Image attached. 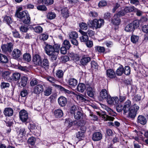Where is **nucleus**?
Returning <instances> with one entry per match:
<instances>
[{"label":"nucleus","instance_id":"nucleus-1","mask_svg":"<svg viewBox=\"0 0 148 148\" xmlns=\"http://www.w3.org/2000/svg\"><path fill=\"white\" fill-rule=\"evenodd\" d=\"M134 107V105H132L131 102L129 100H127L123 104L121 103L116 106V111L119 112L123 111V114L128 112L129 110L132 109V107Z\"/></svg>","mask_w":148,"mask_h":148},{"label":"nucleus","instance_id":"nucleus-2","mask_svg":"<svg viewBox=\"0 0 148 148\" xmlns=\"http://www.w3.org/2000/svg\"><path fill=\"white\" fill-rule=\"evenodd\" d=\"M45 50L46 54L51 56L50 59L51 60L53 61L56 60L58 53L54 52V50L52 46L48 44H46L45 47Z\"/></svg>","mask_w":148,"mask_h":148},{"label":"nucleus","instance_id":"nucleus-3","mask_svg":"<svg viewBox=\"0 0 148 148\" xmlns=\"http://www.w3.org/2000/svg\"><path fill=\"white\" fill-rule=\"evenodd\" d=\"M88 25L90 28L94 29L100 28L104 24V21L102 19H95L93 20H89L87 22Z\"/></svg>","mask_w":148,"mask_h":148},{"label":"nucleus","instance_id":"nucleus-4","mask_svg":"<svg viewBox=\"0 0 148 148\" xmlns=\"http://www.w3.org/2000/svg\"><path fill=\"white\" fill-rule=\"evenodd\" d=\"M47 80L51 83L52 85L57 87L61 91H63L64 92L70 93V91L65 89L62 86L56 84V83L57 82V81L53 77L48 76L47 78Z\"/></svg>","mask_w":148,"mask_h":148},{"label":"nucleus","instance_id":"nucleus-5","mask_svg":"<svg viewBox=\"0 0 148 148\" xmlns=\"http://www.w3.org/2000/svg\"><path fill=\"white\" fill-rule=\"evenodd\" d=\"M1 48L3 53H6L8 52L10 53L13 49V45L12 43H8L6 44L2 45Z\"/></svg>","mask_w":148,"mask_h":148},{"label":"nucleus","instance_id":"nucleus-6","mask_svg":"<svg viewBox=\"0 0 148 148\" xmlns=\"http://www.w3.org/2000/svg\"><path fill=\"white\" fill-rule=\"evenodd\" d=\"M139 108L136 104H134V107H132V109L129 111L128 116L130 118H135L136 114V112L138 110Z\"/></svg>","mask_w":148,"mask_h":148},{"label":"nucleus","instance_id":"nucleus-7","mask_svg":"<svg viewBox=\"0 0 148 148\" xmlns=\"http://www.w3.org/2000/svg\"><path fill=\"white\" fill-rule=\"evenodd\" d=\"M28 79V77L25 76H22L21 78L20 82L18 83L19 86L21 88L25 87L27 84Z\"/></svg>","mask_w":148,"mask_h":148},{"label":"nucleus","instance_id":"nucleus-8","mask_svg":"<svg viewBox=\"0 0 148 148\" xmlns=\"http://www.w3.org/2000/svg\"><path fill=\"white\" fill-rule=\"evenodd\" d=\"M19 117L22 122L26 121L28 118V115L27 112L24 110H21L19 112Z\"/></svg>","mask_w":148,"mask_h":148},{"label":"nucleus","instance_id":"nucleus-9","mask_svg":"<svg viewBox=\"0 0 148 148\" xmlns=\"http://www.w3.org/2000/svg\"><path fill=\"white\" fill-rule=\"evenodd\" d=\"M32 61L34 64L36 65H40L41 63L42 59L40 56L36 54L33 56Z\"/></svg>","mask_w":148,"mask_h":148},{"label":"nucleus","instance_id":"nucleus-10","mask_svg":"<svg viewBox=\"0 0 148 148\" xmlns=\"http://www.w3.org/2000/svg\"><path fill=\"white\" fill-rule=\"evenodd\" d=\"M22 55L21 51L17 49H14L12 52L11 56L13 58L17 59L20 57Z\"/></svg>","mask_w":148,"mask_h":148},{"label":"nucleus","instance_id":"nucleus-11","mask_svg":"<svg viewBox=\"0 0 148 148\" xmlns=\"http://www.w3.org/2000/svg\"><path fill=\"white\" fill-rule=\"evenodd\" d=\"M44 90V87L42 85L39 84L36 86L34 89L33 92L36 94H39Z\"/></svg>","mask_w":148,"mask_h":148},{"label":"nucleus","instance_id":"nucleus-12","mask_svg":"<svg viewBox=\"0 0 148 148\" xmlns=\"http://www.w3.org/2000/svg\"><path fill=\"white\" fill-rule=\"evenodd\" d=\"M102 134L99 132H96L92 134V140L95 141H99L102 138Z\"/></svg>","mask_w":148,"mask_h":148},{"label":"nucleus","instance_id":"nucleus-13","mask_svg":"<svg viewBox=\"0 0 148 148\" xmlns=\"http://www.w3.org/2000/svg\"><path fill=\"white\" fill-rule=\"evenodd\" d=\"M109 95L106 89H102L100 92L99 97L101 100L106 99Z\"/></svg>","mask_w":148,"mask_h":148},{"label":"nucleus","instance_id":"nucleus-14","mask_svg":"<svg viewBox=\"0 0 148 148\" xmlns=\"http://www.w3.org/2000/svg\"><path fill=\"white\" fill-rule=\"evenodd\" d=\"M86 91L88 96L90 97H93L95 92V90L94 87L89 86L87 87Z\"/></svg>","mask_w":148,"mask_h":148},{"label":"nucleus","instance_id":"nucleus-15","mask_svg":"<svg viewBox=\"0 0 148 148\" xmlns=\"http://www.w3.org/2000/svg\"><path fill=\"white\" fill-rule=\"evenodd\" d=\"M79 32L82 36L80 37V40L81 42H86L88 40V37L86 32L81 30H79Z\"/></svg>","mask_w":148,"mask_h":148},{"label":"nucleus","instance_id":"nucleus-16","mask_svg":"<svg viewBox=\"0 0 148 148\" xmlns=\"http://www.w3.org/2000/svg\"><path fill=\"white\" fill-rule=\"evenodd\" d=\"M111 21L113 25H117L120 24L121 20L118 15L115 14L112 18Z\"/></svg>","mask_w":148,"mask_h":148},{"label":"nucleus","instance_id":"nucleus-17","mask_svg":"<svg viewBox=\"0 0 148 148\" xmlns=\"http://www.w3.org/2000/svg\"><path fill=\"white\" fill-rule=\"evenodd\" d=\"M58 102L59 105L62 106H64L67 103V99L63 97H60L58 99Z\"/></svg>","mask_w":148,"mask_h":148},{"label":"nucleus","instance_id":"nucleus-18","mask_svg":"<svg viewBox=\"0 0 148 148\" xmlns=\"http://www.w3.org/2000/svg\"><path fill=\"white\" fill-rule=\"evenodd\" d=\"M3 113L6 116H11L13 114V110L11 108H6L3 111Z\"/></svg>","mask_w":148,"mask_h":148},{"label":"nucleus","instance_id":"nucleus-19","mask_svg":"<svg viewBox=\"0 0 148 148\" xmlns=\"http://www.w3.org/2000/svg\"><path fill=\"white\" fill-rule=\"evenodd\" d=\"M107 76L110 78H115L116 76V74L114 71L112 69H109L106 71Z\"/></svg>","mask_w":148,"mask_h":148},{"label":"nucleus","instance_id":"nucleus-20","mask_svg":"<svg viewBox=\"0 0 148 148\" xmlns=\"http://www.w3.org/2000/svg\"><path fill=\"white\" fill-rule=\"evenodd\" d=\"M137 122L142 125H145L147 123V120L145 116L142 115H139L138 117Z\"/></svg>","mask_w":148,"mask_h":148},{"label":"nucleus","instance_id":"nucleus-21","mask_svg":"<svg viewBox=\"0 0 148 148\" xmlns=\"http://www.w3.org/2000/svg\"><path fill=\"white\" fill-rule=\"evenodd\" d=\"M91 60L90 57L84 56L82 57L80 61V62L82 65L85 66Z\"/></svg>","mask_w":148,"mask_h":148},{"label":"nucleus","instance_id":"nucleus-22","mask_svg":"<svg viewBox=\"0 0 148 148\" xmlns=\"http://www.w3.org/2000/svg\"><path fill=\"white\" fill-rule=\"evenodd\" d=\"M0 62L2 63H7L8 62V59L6 56L0 53Z\"/></svg>","mask_w":148,"mask_h":148},{"label":"nucleus","instance_id":"nucleus-23","mask_svg":"<svg viewBox=\"0 0 148 148\" xmlns=\"http://www.w3.org/2000/svg\"><path fill=\"white\" fill-rule=\"evenodd\" d=\"M61 15L64 18H67L69 16L67 8H63L61 10Z\"/></svg>","mask_w":148,"mask_h":148},{"label":"nucleus","instance_id":"nucleus-24","mask_svg":"<svg viewBox=\"0 0 148 148\" xmlns=\"http://www.w3.org/2000/svg\"><path fill=\"white\" fill-rule=\"evenodd\" d=\"M54 114L56 117L60 118L63 116V113L62 110L59 109L55 110Z\"/></svg>","mask_w":148,"mask_h":148},{"label":"nucleus","instance_id":"nucleus-25","mask_svg":"<svg viewBox=\"0 0 148 148\" xmlns=\"http://www.w3.org/2000/svg\"><path fill=\"white\" fill-rule=\"evenodd\" d=\"M28 14L25 11L16 13V15L17 17L21 19L24 18V17L26 16Z\"/></svg>","mask_w":148,"mask_h":148},{"label":"nucleus","instance_id":"nucleus-26","mask_svg":"<svg viewBox=\"0 0 148 148\" xmlns=\"http://www.w3.org/2000/svg\"><path fill=\"white\" fill-rule=\"evenodd\" d=\"M124 68L121 65L116 71V74L118 76H121L124 73Z\"/></svg>","mask_w":148,"mask_h":148},{"label":"nucleus","instance_id":"nucleus-27","mask_svg":"<svg viewBox=\"0 0 148 148\" xmlns=\"http://www.w3.org/2000/svg\"><path fill=\"white\" fill-rule=\"evenodd\" d=\"M49 62L48 60L45 58L43 59L40 65L42 67H48L49 66Z\"/></svg>","mask_w":148,"mask_h":148},{"label":"nucleus","instance_id":"nucleus-28","mask_svg":"<svg viewBox=\"0 0 148 148\" xmlns=\"http://www.w3.org/2000/svg\"><path fill=\"white\" fill-rule=\"evenodd\" d=\"M23 59L24 61L29 62L31 60V56L29 53H26L23 55Z\"/></svg>","mask_w":148,"mask_h":148},{"label":"nucleus","instance_id":"nucleus-29","mask_svg":"<svg viewBox=\"0 0 148 148\" xmlns=\"http://www.w3.org/2000/svg\"><path fill=\"white\" fill-rule=\"evenodd\" d=\"M77 80L74 78H70L69 81V84L71 87L76 86L77 85Z\"/></svg>","mask_w":148,"mask_h":148},{"label":"nucleus","instance_id":"nucleus-30","mask_svg":"<svg viewBox=\"0 0 148 148\" xmlns=\"http://www.w3.org/2000/svg\"><path fill=\"white\" fill-rule=\"evenodd\" d=\"M52 87L49 86L46 87L44 91V95L46 96H48L51 95L52 91Z\"/></svg>","mask_w":148,"mask_h":148},{"label":"nucleus","instance_id":"nucleus-31","mask_svg":"<svg viewBox=\"0 0 148 148\" xmlns=\"http://www.w3.org/2000/svg\"><path fill=\"white\" fill-rule=\"evenodd\" d=\"M89 116L90 119L94 121H97L98 119L97 116L94 115L93 113L91 110H89Z\"/></svg>","mask_w":148,"mask_h":148},{"label":"nucleus","instance_id":"nucleus-32","mask_svg":"<svg viewBox=\"0 0 148 148\" xmlns=\"http://www.w3.org/2000/svg\"><path fill=\"white\" fill-rule=\"evenodd\" d=\"M86 88L85 84L83 83L79 84L77 87V90L80 92H83Z\"/></svg>","mask_w":148,"mask_h":148},{"label":"nucleus","instance_id":"nucleus-33","mask_svg":"<svg viewBox=\"0 0 148 148\" xmlns=\"http://www.w3.org/2000/svg\"><path fill=\"white\" fill-rule=\"evenodd\" d=\"M21 75L20 73L15 72L13 73L12 75V79L15 81H17L20 79Z\"/></svg>","mask_w":148,"mask_h":148},{"label":"nucleus","instance_id":"nucleus-34","mask_svg":"<svg viewBox=\"0 0 148 148\" xmlns=\"http://www.w3.org/2000/svg\"><path fill=\"white\" fill-rule=\"evenodd\" d=\"M135 29L132 24L130 23L125 27V30L127 32H131L133 31Z\"/></svg>","mask_w":148,"mask_h":148},{"label":"nucleus","instance_id":"nucleus-35","mask_svg":"<svg viewBox=\"0 0 148 148\" xmlns=\"http://www.w3.org/2000/svg\"><path fill=\"white\" fill-rule=\"evenodd\" d=\"M142 30L143 32L147 34L145 35V39L148 40V24L147 25H144L142 28Z\"/></svg>","mask_w":148,"mask_h":148},{"label":"nucleus","instance_id":"nucleus-36","mask_svg":"<svg viewBox=\"0 0 148 148\" xmlns=\"http://www.w3.org/2000/svg\"><path fill=\"white\" fill-rule=\"evenodd\" d=\"M23 20V22L26 24H29L30 23V18L29 15L28 14L24 18Z\"/></svg>","mask_w":148,"mask_h":148},{"label":"nucleus","instance_id":"nucleus-37","mask_svg":"<svg viewBox=\"0 0 148 148\" xmlns=\"http://www.w3.org/2000/svg\"><path fill=\"white\" fill-rule=\"evenodd\" d=\"M101 116L102 118L106 121H113L114 119L113 117L109 116L105 114H102Z\"/></svg>","mask_w":148,"mask_h":148},{"label":"nucleus","instance_id":"nucleus-38","mask_svg":"<svg viewBox=\"0 0 148 148\" xmlns=\"http://www.w3.org/2000/svg\"><path fill=\"white\" fill-rule=\"evenodd\" d=\"M56 15L55 13L53 12H49L47 15V17L49 19L52 20L55 18Z\"/></svg>","mask_w":148,"mask_h":148},{"label":"nucleus","instance_id":"nucleus-39","mask_svg":"<svg viewBox=\"0 0 148 148\" xmlns=\"http://www.w3.org/2000/svg\"><path fill=\"white\" fill-rule=\"evenodd\" d=\"M139 38V36L135 35H132L131 37V40L133 43L135 44L138 42Z\"/></svg>","mask_w":148,"mask_h":148},{"label":"nucleus","instance_id":"nucleus-40","mask_svg":"<svg viewBox=\"0 0 148 148\" xmlns=\"http://www.w3.org/2000/svg\"><path fill=\"white\" fill-rule=\"evenodd\" d=\"M135 8L134 6L130 7H126L124 9V11L125 13L131 12L134 11L135 10Z\"/></svg>","mask_w":148,"mask_h":148},{"label":"nucleus","instance_id":"nucleus-41","mask_svg":"<svg viewBox=\"0 0 148 148\" xmlns=\"http://www.w3.org/2000/svg\"><path fill=\"white\" fill-rule=\"evenodd\" d=\"M3 21L6 23L8 25L12 23V20L10 16H4Z\"/></svg>","mask_w":148,"mask_h":148},{"label":"nucleus","instance_id":"nucleus-42","mask_svg":"<svg viewBox=\"0 0 148 148\" xmlns=\"http://www.w3.org/2000/svg\"><path fill=\"white\" fill-rule=\"evenodd\" d=\"M78 36V34L75 32H72L70 33L69 34V38L71 40L77 38Z\"/></svg>","mask_w":148,"mask_h":148},{"label":"nucleus","instance_id":"nucleus-43","mask_svg":"<svg viewBox=\"0 0 148 148\" xmlns=\"http://www.w3.org/2000/svg\"><path fill=\"white\" fill-rule=\"evenodd\" d=\"M53 49L54 50V52L57 53L58 55L60 49V45L59 44H55L53 46Z\"/></svg>","mask_w":148,"mask_h":148},{"label":"nucleus","instance_id":"nucleus-44","mask_svg":"<svg viewBox=\"0 0 148 148\" xmlns=\"http://www.w3.org/2000/svg\"><path fill=\"white\" fill-rule=\"evenodd\" d=\"M140 23V21L138 20H135L131 23L135 29L139 27Z\"/></svg>","mask_w":148,"mask_h":148},{"label":"nucleus","instance_id":"nucleus-45","mask_svg":"<svg viewBox=\"0 0 148 148\" xmlns=\"http://www.w3.org/2000/svg\"><path fill=\"white\" fill-rule=\"evenodd\" d=\"M88 23L84 22H82L79 24V26L80 28L82 29L86 30L88 29Z\"/></svg>","mask_w":148,"mask_h":148},{"label":"nucleus","instance_id":"nucleus-46","mask_svg":"<svg viewBox=\"0 0 148 148\" xmlns=\"http://www.w3.org/2000/svg\"><path fill=\"white\" fill-rule=\"evenodd\" d=\"M121 103H119V100L118 98L117 97H114V99L112 104L116 106H116L119 104H121Z\"/></svg>","mask_w":148,"mask_h":148},{"label":"nucleus","instance_id":"nucleus-47","mask_svg":"<svg viewBox=\"0 0 148 148\" xmlns=\"http://www.w3.org/2000/svg\"><path fill=\"white\" fill-rule=\"evenodd\" d=\"M10 72L9 71H5L3 72L2 76L5 79H7L9 77Z\"/></svg>","mask_w":148,"mask_h":148},{"label":"nucleus","instance_id":"nucleus-48","mask_svg":"<svg viewBox=\"0 0 148 148\" xmlns=\"http://www.w3.org/2000/svg\"><path fill=\"white\" fill-rule=\"evenodd\" d=\"M84 133L83 132H78L76 134V137L79 139H82L84 138Z\"/></svg>","mask_w":148,"mask_h":148},{"label":"nucleus","instance_id":"nucleus-49","mask_svg":"<svg viewBox=\"0 0 148 148\" xmlns=\"http://www.w3.org/2000/svg\"><path fill=\"white\" fill-rule=\"evenodd\" d=\"M34 30L36 33H40L42 32L43 29L40 26H37L35 27Z\"/></svg>","mask_w":148,"mask_h":148},{"label":"nucleus","instance_id":"nucleus-50","mask_svg":"<svg viewBox=\"0 0 148 148\" xmlns=\"http://www.w3.org/2000/svg\"><path fill=\"white\" fill-rule=\"evenodd\" d=\"M123 73L126 75H129L130 74V66H127L125 67Z\"/></svg>","mask_w":148,"mask_h":148},{"label":"nucleus","instance_id":"nucleus-51","mask_svg":"<svg viewBox=\"0 0 148 148\" xmlns=\"http://www.w3.org/2000/svg\"><path fill=\"white\" fill-rule=\"evenodd\" d=\"M80 123V121H74L73 122H69L68 126L69 127H70L73 125H75L76 126L79 125Z\"/></svg>","mask_w":148,"mask_h":148},{"label":"nucleus","instance_id":"nucleus-52","mask_svg":"<svg viewBox=\"0 0 148 148\" xmlns=\"http://www.w3.org/2000/svg\"><path fill=\"white\" fill-rule=\"evenodd\" d=\"M78 109V108L77 106L73 105L70 108V112L71 114H74L75 111L77 110Z\"/></svg>","mask_w":148,"mask_h":148},{"label":"nucleus","instance_id":"nucleus-53","mask_svg":"<svg viewBox=\"0 0 148 148\" xmlns=\"http://www.w3.org/2000/svg\"><path fill=\"white\" fill-rule=\"evenodd\" d=\"M37 9L39 10L44 11L47 10V7L44 5H40L37 7Z\"/></svg>","mask_w":148,"mask_h":148},{"label":"nucleus","instance_id":"nucleus-54","mask_svg":"<svg viewBox=\"0 0 148 148\" xmlns=\"http://www.w3.org/2000/svg\"><path fill=\"white\" fill-rule=\"evenodd\" d=\"M63 44L64 45L63 46L65 47L67 49H69L71 46L69 42L67 40H65L64 41Z\"/></svg>","mask_w":148,"mask_h":148},{"label":"nucleus","instance_id":"nucleus-55","mask_svg":"<svg viewBox=\"0 0 148 148\" xmlns=\"http://www.w3.org/2000/svg\"><path fill=\"white\" fill-rule=\"evenodd\" d=\"M27 142L29 144L33 145L35 143V139L33 137H31L28 139Z\"/></svg>","mask_w":148,"mask_h":148},{"label":"nucleus","instance_id":"nucleus-56","mask_svg":"<svg viewBox=\"0 0 148 148\" xmlns=\"http://www.w3.org/2000/svg\"><path fill=\"white\" fill-rule=\"evenodd\" d=\"M63 71L61 70L57 71L56 73V76L59 78H62L63 75Z\"/></svg>","mask_w":148,"mask_h":148},{"label":"nucleus","instance_id":"nucleus-57","mask_svg":"<svg viewBox=\"0 0 148 148\" xmlns=\"http://www.w3.org/2000/svg\"><path fill=\"white\" fill-rule=\"evenodd\" d=\"M82 113L80 111H77L76 114H74V118L76 119H80L82 116Z\"/></svg>","mask_w":148,"mask_h":148},{"label":"nucleus","instance_id":"nucleus-58","mask_svg":"<svg viewBox=\"0 0 148 148\" xmlns=\"http://www.w3.org/2000/svg\"><path fill=\"white\" fill-rule=\"evenodd\" d=\"M10 84L8 83L2 82L1 83L0 87L1 89L5 88H6L9 87Z\"/></svg>","mask_w":148,"mask_h":148},{"label":"nucleus","instance_id":"nucleus-59","mask_svg":"<svg viewBox=\"0 0 148 148\" xmlns=\"http://www.w3.org/2000/svg\"><path fill=\"white\" fill-rule=\"evenodd\" d=\"M107 4V2L106 1L103 0L99 2L98 5L99 7H102L106 5Z\"/></svg>","mask_w":148,"mask_h":148},{"label":"nucleus","instance_id":"nucleus-60","mask_svg":"<svg viewBox=\"0 0 148 148\" xmlns=\"http://www.w3.org/2000/svg\"><path fill=\"white\" fill-rule=\"evenodd\" d=\"M26 134L25 130L24 129H20L19 132L18 136L22 137L23 136L25 135Z\"/></svg>","mask_w":148,"mask_h":148},{"label":"nucleus","instance_id":"nucleus-61","mask_svg":"<svg viewBox=\"0 0 148 148\" xmlns=\"http://www.w3.org/2000/svg\"><path fill=\"white\" fill-rule=\"evenodd\" d=\"M38 83V82L37 79H33L31 81L30 84L32 86H33L37 84Z\"/></svg>","mask_w":148,"mask_h":148},{"label":"nucleus","instance_id":"nucleus-62","mask_svg":"<svg viewBox=\"0 0 148 148\" xmlns=\"http://www.w3.org/2000/svg\"><path fill=\"white\" fill-rule=\"evenodd\" d=\"M28 29L27 27L25 25H22L20 27L21 31L24 32H26Z\"/></svg>","mask_w":148,"mask_h":148},{"label":"nucleus","instance_id":"nucleus-63","mask_svg":"<svg viewBox=\"0 0 148 148\" xmlns=\"http://www.w3.org/2000/svg\"><path fill=\"white\" fill-rule=\"evenodd\" d=\"M90 17L95 18L98 15L97 13L95 11H91L89 14Z\"/></svg>","mask_w":148,"mask_h":148},{"label":"nucleus","instance_id":"nucleus-64","mask_svg":"<svg viewBox=\"0 0 148 148\" xmlns=\"http://www.w3.org/2000/svg\"><path fill=\"white\" fill-rule=\"evenodd\" d=\"M114 99V97H111L110 95L106 99L108 103L109 104H112Z\"/></svg>","mask_w":148,"mask_h":148}]
</instances>
